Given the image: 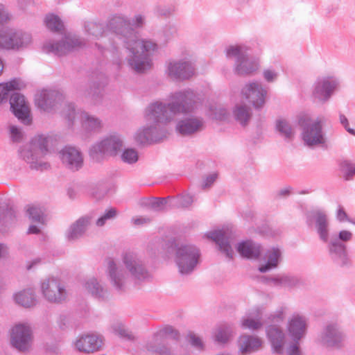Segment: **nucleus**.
<instances>
[{"label":"nucleus","mask_w":355,"mask_h":355,"mask_svg":"<svg viewBox=\"0 0 355 355\" xmlns=\"http://www.w3.org/2000/svg\"><path fill=\"white\" fill-rule=\"evenodd\" d=\"M83 158L81 153L75 147L68 148V169L77 171L82 167Z\"/></svg>","instance_id":"obj_20"},{"label":"nucleus","mask_w":355,"mask_h":355,"mask_svg":"<svg viewBox=\"0 0 355 355\" xmlns=\"http://www.w3.org/2000/svg\"><path fill=\"white\" fill-rule=\"evenodd\" d=\"M188 338L189 339V342L192 345L197 347L198 348L202 347V343L201 339L199 337L196 336L194 334L190 333L188 335Z\"/></svg>","instance_id":"obj_45"},{"label":"nucleus","mask_w":355,"mask_h":355,"mask_svg":"<svg viewBox=\"0 0 355 355\" xmlns=\"http://www.w3.org/2000/svg\"><path fill=\"white\" fill-rule=\"evenodd\" d=\"M289 355H299V350L297 345L292 346L289 349Z\"/></svg>","instance_id":"obj_54"},{"label":"nucleus","mask_w":355,"mask_h":355,"mask_svg":"<svg viewBox=\"0 0 355 355\" xmlns=\"http://www.w3.org/2000/svg\"><path fill=\"white\" fill-rule=\"evenodd\" d=\"M55 328L60 333H65L67 329V316L65 315H62L58 318Z\"/></svg>","instance_id":"obj_39"},{"label":"nucleus","mask_w":355,"mask_h":355,"mask_svg":"<svg viewBox=\"0 0 355 355\" xmlns=\"http://www.w3.org/2000/svg\"><path fill=\"white\" fill-rule=\"evenodd\" d=\"M216 176L215 175H213L207 178V181L211 184L216 180Z\"/></svg>","instance_id":"obj_59"},{"label":"nucleus","mask_w":355,"mask_h":355,"mask_svg":"<svg viewBox=\"0 0 355 355\" xmlns=\"http://www.w3.org/2000/svg\"><path fill=\"white\" fill-rule=\"evenodd\" d=\"M33 333L31 327L25 323H18L10 330L11 346L20 352L31 350L33 345Z\"/></svg>","instance_id":"obj_7"},{"label":"nucleus","mask_w":355,"mask_h":355,"mask_svg":"<svg viewBox=\"0 0 355 355\" xmlns=\"http://www.w3.org/2000/svg\"><path fill=\"white\" fill-rule=\"evenodd\" d=\"M148 135V130H144V132L142 133H139L137 135V139L138 141H139L141 143L148 141L149 140H153V138H150Z\"/></svg>","instance_id":"obj_46"},{"label":"nucleus","mask_w":355,"mask_h":355,"mask_svg":"<svg viewBox=\"0 0 355 355\" xmlns=\"http://www.w3.org/2000/svg\"><path fill=\"white\" fill-rule=\"evenodd\" d=\"M27 214L29 218L33 221L37 222L41 225H44L46 223V216L44 213V209L37 205H30L27 209Z\"/></svg>","instance_id":"obj_26"},{"label":"nucleus","mask_w":355,"mask_h":355,"mask_svg":"<svg viewBox=\"0 0 355 355\" xmlns=\"http://www.w3.org/2000/svg\"><path fill=\"white\" fill-rule=\"evenodd\" d=\"M102 340L97 335L90 334H84L78 337L73 343L76 349L80 352L90 353L100 349Z\"/></svg>","instance_id":"obj_13"},{"label":"nucleus","mask_w":355,"mask_h":355,"mask_svg":"<svg viewBox=\"0 0 355 355\" xmlns=\"http://www.w3.org/2000/svg\"><path fill=\"white\" fill-rule=\"evenodd\" d=\"M137 24L138 26L141 25L143 24V18L141 16H137L136 17Z\"/></svg>","instance_id":"obj_58"},{"label":"nucleus","mask_w":355,"mask_h":355,"mask_svg":"<svg viewBox=\"0 0 355 355\" xmlns=\"http://www.w3.org/2000/svg\"><path fill=\"white\" fill-rule=\"evenodd\" d=\"M116 215V210L114 208L108 209L105 214L98 218L96 222L97 225L103 226L105 224L106 220L114 218Z\"/></svg>","instance_id":"obj_38"},{"label":"nucleus","mask_w":355,"mask_h":355,"mask_svg":"<svg viewBox=\"0 0 355 355\" xmlns=\"http://www.w3.org/2000/svg\"><path fill=\"white\" fill-rule=\"evenodd\" d=\"M64 99V96L58 90L43 89L35 96V106L44 112H51Z\"/></svg>","instance_id":"obj_10"},{"label":"nucleus","mask_w":355,"mask_h":355,"mask_svg":"<svg viewBox=\"0 0 355 355\" xmlns=\"http://www.w3.org/2000/svg\"><path fill=\"white\" fill-rule=\"evenodd\" d=\"M240 350L243 354L257 350L261 345V341L257 338L242 336L239 340Z\"/></svg>","instance_id":"obj_22"},{"label":"nucleus","mask_w":355,"mask_h":355,"mask_svg":"<svg viewBox=\"0 0 355 355\" xmlns=\"http://www.w3.org/2000/svg\"><path fill=\"white\" fill-rule=\"evenodd\" d=\"M44 24L51 31L58 34V38L46 42L43 48L47 52H51L61 56L67 50V34L65 33L64 22L58 15L48 14L46 15Z\"/></svg>","instance_id":"obj_3"},{"label":"nucleus","mask_w":355,"mask_h":355,"mask_svg":"<svg viewBox=\"0 0 355 355\" xmlns=\"http://www.w3.org/2000/svg\"><path fill=\"white\" fill-rule=\"evenodd\" d=\"M84 223H85V220H78L76 225H77V227H78L79 225L80 226H83Z\"/></svg>","instance_id":"obj_60"},{"label":"nucleus","mask_w":355,"mask_h":355,"mask_svg":"<svg viewBox=\"0 0 355 355\" xmlns=\"http://www.w3.org/2000/svg\"><path fill=\"white\" fill-rule=\"evenodd\" d=\"M169 73L172 76L181 79H186L193 75V70L191 66L186 62H177L170 64Z\"/></svg>","instance_id":"obj_17"},{"label":"nucleus","mask_w":355,"mask_h":355,"mask_svg":"<svg viewBox=\"0 0 355 355\" xmlns=\"http://www.w3.org/2000/svg\"><path fill=\"white\" fill-rule=\"evenodd\" d=\"M10 137L14 142H19L23 138V132L20 128L15 125L8 126Z\"/></svg>","instance_id":"obj_33"},{"label":"nucleus","mask_w":355,"mask_h":355,"mask_svg":"<svg viewBox=\"0 0 355 355\" xmlns=\"http://www.w3.org/2000/svg\"><path fill=\"white\" fill-rule=\"evenodd\" d=\"M149 220H150L148 218L140 217L137 219H135L134 223L135 225H141L149 222Z\"/></svg>","instance_id":"obj_53"},{"label":"nucleus","mask_w":355,"mask_h":355,"mask_svg":"<svg viewBox=\"0 0 355 355\" xmlns=\"http://www.w3.org/2000/svg\"><path fill=\"white\" fill-rule=\"evenodd\" d=\"M340 119L341 123L345 126V128H346L347 132L353 135H355V131L353 129L348 127L349 123H348L347 119L345 117V116L340 115Z\"/></svg>","instance_id":"obj_47"},{"label":"nucleus","mask_w":355,"mask_h":355,"mask_svg":"<svg viewBox=\"0 0 355 355\" xmlns=\"http://www.w3.org/2000/svg\"><path fill=\"white\" fill-rule=\"evenodd\" d=\"M268 334L276 352H279L282 348L283 334L276 327H270L268 330Z\"/></svg>","instance_id":"obj_27"},{"label":"nucleus","mask_w":355,"mask_h":355,"mask_svg":"<svg viewBox=\"0 0 355 355\" xmlns=\"http://www.w3.org/2000/svg\"><path fill=\"white\" fill-rule=\"evenodd\" d=\"M277 128L278 131L286 138H291L293 135V131L286 120L281 119L277 122Z\"/></svg>","instance_id":"obj_31"},{"label":"nucleus","mask_w":355,"mask_h":355,"mask_svg":"<svg viewBox=\"0 0 355 355\" xmlns=\"http://www.w3.org/2000/svg\"><path fill=\"white\" fill-rule=\"evenodd\" d=\"M10 111L23 124L29 125L32 123L33 117L29 103L24 95L13 93L9 101Z\"/></svg>","instance_id":"obj_9"},{"label":"nucleus","mask_w":355,"mask_h":355,"mask_svg":"<svg viewBox=\"0 0 355 355\" xmlns=\"http://www.w3.org/2000/svg\"><path fill=\"white\" fill-rule=\"evenodd\" d=\"M335 87L334 83H331L328 80L319 83L315 88V97L320 101L327 100L330 96Z\"/></svg>","instance_id":"obj_25"},{"label":"nucleus","mask_w":355,"mask_h":355,"mask_svg":"<svg viewBox=\"0 0 355 355\" xmlns=\"http://www.w3.org/2000/svg\"><path fill=\"white\" fill-rule=\"evenodd\" d=\"M327 330L330 332L331 329L330 328H327Z\"/></svg>","instance_id":"obj_64"},{"label":"nucleus","mask_w":355,"mask_h":355,"mask_svg":"<svg viewBox=\"0 0 355 355\" xmlns=\"http://www.w3.org/2000/svg\"><path fill=\"white\" fill-rule=\"evenodd\" d=\"M192 202H193L192 197L189 195H187V196H184L182 198V205L184 207H186V206H188L190 204H191Z\"/></svg>","instance_id":"obj_51"},{"label":"nucleus","mask_w":355,"mask_h":355,"mask_svg":"<svg viewBox=\"0 0 355 355\" xmlns=\"http://www.w3.org/2000/svg\"><path fill=\"white\" fill-rule=\"evenodd\" d=\"M87 288L89 290H91L92 292H94V291H92V286H93L94 288L96 289V291L98 290V288H96V286H98V284L95 281L92 282L91 283H87Z\"/></svg>","instance_id":"obj_56"},{"label":"nucleus","mask_w":355,"mask_h":355,"mask_svg":"<svg viewBox=\"0 0 355 355\" xmlns=\"http://www.w3.org/2000/svg\"><path fill=\"white\" fill-rule=\"evenodd\" d=\"M316 223L318 226V231L321 239L324 241H327L328 239V230L325 215L320 212L318 213L316 216Z\"/></svg>","instance_id":"obj_28"},{"label":"nucleus","mask_w":355,"mask_h":355,"mask_svg":"<svg viewBox=\"0 0 355 355\" xmlns=\"http://www.w3.org/2000/svg\"><path fill=\"white\" fill-rule=\"evenodd\" d=\"M125 263L128 267L130 266V264H129L128 261L126 260V258H125Z\"/></svg>","instance_id":"obj_62"},{"label":"nucleus","mask_w":355,"mask_h":355,"mask_svg":"<svg viewBox=\"0 0 355 355\" xmlns=\"http://www.w3.org/2000/svg\"><path fill=\"white\" fill-rule=\"evenodd\" d=\"M31 42L29 33L8 27L0 29V49L20 51L28 47Z\"/></svg>","instance_id":"obj_5"},{"label":"nucleus","mask_w":355,"mask_h":355,"mask_svg":"<svg viewBox=\"0 0 355 355\" xmlns=\"http://www.w3.org/2000/svg\"><path fill=\"white\" fill-rule=\"evenodd\" d=\"M289 333L294 339H300L305 331V322L301 317H294L290 322Z\"/></svg>","instance_id":"obj_23"},{"label":"nucleus","mask_w":355,"mask_h":355,"mask_svg":"<svg viewBox=\"0 0 355 355\" xmlns=\"http://www.w3.org/2000/svg\"><path fill=\"white\" fill-rule=\"evenodd\" d=\"M282 193H288V191H282Z\"/></svg>","instance_id":"obj_63"},{"label":"nucleus","mask_w":355,"mask_h":355,"mask_svg":"<svg viewBox=\"0 0 355 355\" xmlns=\"http://www.w3.org/2000/svg\"><path fill=\"white\" fill-rule=\"evenodd\" d=\"M213 239L218 243L220 249L225 253L227 257L232 258L233 251L228 243L221 240L222 234L220 232L213 234Z\"/></svg>","instance_id":"obj_30"},{"label":"nucleus","mask_w":355,"mask_h":355,"mask_svg":"<svg viewBox=\"0 0 355 355\" xmlns=\"http://www.w3.org/2000/svg\"><path fill=\"white\" fill-rule=\"evenodd\" d=\"M237 250L242 257L248 259H256L260 254L259 246L250 241L239 243Z\"/></svg>","instance_id":"obj_18"},{"label":"nucleus","mask_w":355,"mask_h":355,"mask_svg":"<svg viewBox=\"0 0 355 355\" xmlns=\"http://www.w3.org/2000/svg\"><path fill=\"white\" fill-rule=\"evenodd\" d=\"M12 19V15L6 8V7L0 3V24H4L9 22Z\"/></svg>","instance_id":"obj_37"},{"label":"nucleus","mask_w":355,"mask_h":355,"mask_svg":"<svg viewBox=\"0 0 355 355\" xmlns=\"http://www.w3.org/2000/svg\"><path fill=\"white\" fill-rule=\"evenodd\" d=\"M28 233L37 234L40 233V228L39 227H37V225H31L28 228Z\"/></svg>","instance_id":"obj_52"},{"label":"nucleus","mask_w":355,"mask_h":355,"mask_svg":"<svg viewBox=\"0 0 355 355\" xmlns=\"http://www.w3.org/2000/svg\"><path fill=\"white\" fill-rule=\"evenodd\" d=\"M128 48L132 57L130 60L132 67L137 72H144L151 67L148 56L156 49V44L144 40L128 42Z\"/></svg>","instance_id":"obj_4"},{"label":"nucleus","mask_w":355,"mask_h":355,"mask_svg":"<svg viewBox=\"0 0 355 355\" xmlns=\"http://www.w3.org/2000/svg\"><path fill=\"white\" fill-rule=\"evenodd\" d=\"M42 261L41 259L37 258L33 259L31 264L27 266L28 269L32 268L33 266H36L37 264L40 263Z\"/></svg>","instance_id":"obj_55"},{"label":"nucleus","mask_w":355,"mask_h":355,"mask_svg":"<svg viewBox=\"0 0 355 355\" xmlns=\"http://www.w3.org/2000/svg\"><path fill=\"white\" fill-rule=\"evenodd\" d=\"M109 272L112 280L114 282V284L116 286L120 287V276L121 274L119 271L117 270L115 263L112 261H110L109 263Z\"/></svg>","instance_id":"obj_34"},{"label":"nucleus","mask_w":355,"mask_h":355,"mask_svg":"<svg viewBox=\"0 0 355 355\" xmlns=\"http://www.w3.org/2000/svg\"><path fill=\"white\" fill-rule=\"evenodd\" d=\"M122 159L128 163L135 162L138 159V155L134 149H127L123 152Z\"/></svg>","instance_id":"obj_36"},{"label":"nucleus","mask_w":355,"mask_h":355,"mask_svg":"<svg viewBox=\"0 0 355 355\" xmlns=\"http://www.w3.org/2000/svg\"><path fill=\"white\" fill-rule=\"evenodd\" d=\"M230 337V333L227 329L218 330L216 335V340L221 343H226Z\"/></svg>","instance_id":"obj_40"},{"label":"nucleus","mask_w":355,"mask_h":355,"mask_svg":"<svg viewBox=\"0 0 355 355\" xmlns=\"http://www.w3.org/2000/svg\"><path fill=\"white\" fill-rule=\"evenodd\" d=\"M202 123L197 119H190L182 121L178 126L179 132L182 135H188L193 133L200 130Z\"/></svg>","instance_id":"obj_24"},{"label":"nucleus","mask_w":355,"mask_h":355,"mask_svg":"<svg viewBox=\"0 0 355 355\" xmlns=\"http://www.w3.org/2000/svg\"><path fill=\"white\" fill-rule=\"evenodd\" d=\"M337 218L340 221L347 220V215L342 207H339L337 211Z\"/></svg>","instance_id":"obj_49"},{"label":"nucleus","mask_w":355,"mask_h":355,"mask_svg":"<svg viewBox=\"0 0 355 355\" xmlns=\"http://www.w3.org/2000/svg\"><path fill=\"white\" fill-rule=\"evenodd\" d=\"M77 115H80L81 120L83 121V126L87 130H94L101 126V121L98 119L85 113L77 114L73 105H68V120L73 122Z\"/></svg>","instance_id":"obj_16"},{"label":"nucleus","mask_w":355,"mask_h":355,"mask_svg":"<svg viewBox=\"0 0 355 355\" xmlns=\"http://www.w3.org/2000/svg\"><path fill=\"white\" fill-rule=\"evenodd\" d=\"M2 250H3V245H0V257L1 256Z\"/></svg>","instance_id":"obj_61"},{"label":"nucleus","mask_w":355,"mask_h":355,"mask_svg":"<svg viewBox=\"0 0 355 355\" xmlns=\"http://www.w3.org/2000/svg\"><path fill=\"white\" fill-rule=\"evenodd\" d=\"M352 232H350L349 231L343 230L339 233V238L342 241H349L352 239Z\"/></svg>","instance_id":"obj_48"},{"label":"nucleus","mask_w":355,"mask_h":355,"mask_svg":"<svg viewBox=\"0 0 355 355\" xmlns=\"http://www.w3.org/2000/svg\"><path fill=\"white\" fill-rule=\"evenodd\" d=\"M236 71L240 75H248L255 71L258 67L259 64L256 61L250 60L244 57L241 58L237 60Z\"/></svg>","instance_id":"obj_21"},{"label":"nucleus","mask_w":355,"mask_h":355,"mask_svg":"<svg viewBox=\"0 0 355 355\" xmlns=\"http://www.w3.org/2000/svg\"><path fill=\"white\" fill-rule=\"evenodd\" d=\"M110 26L112 28L120 30L126 26V22L120 17H116L111 20V21L110 22Z\"/></svg>","instance_id":"obj_44"},{"label":"nucleus","mask_w":355,"mask_h":355,"mask_svg":"<svg viewBox=\"0 0 355 355\" xmlns=\"http://www.w3.org/2000/svg\"><path fill=\"white\" fill-rule=\"evenodd\" d=\"M236 119L242 124H245L250 119V114L244 107H238L234 111Z\"/></svg>","instance_id":"obj_32"},{"label":"nucleus","mask_w":355,"mask_h":355,"mask_svg":"<svg viewBox=\"0 0 355 355\" xmlns=\"http://www.w3.org/2000/svg\"><path fill=\"white\" fill-rule=\"evenodd\" d=\"M53 153L63 164L66 162L67 144L64 132L53 133L48 137L35 136L28 148L20 150V157L36 170H46L49 168V163L42 158L47 153Z\"/></svg>","instance_id":"obj_1"},{"label":"nucleus","mask_w":355,"mask_h":355,"mask_svg":"<svg viewBox=\"0 0 355 355\" xmlns=\"http://www.w3.org/2000/svg\"><path fill=\"white\" fill-rule=\"evenodd\" d=\"M280 256L279 250L274 249L268 255V261L266 265L261 266L259 270L262 272L267 271L268 270L275 268L277 266L278 259Z\"/></svg>","instance_id":"obj_29"},{"label":"nucleus","mask_w":355,"mask_h":355,"mask_svg":"<svg viewBox=\"0 0 355 355\" xmlns=\"http://www.w3.org/2000/svg\"><path fill=\"white\" fill-rule=\"evenodd\" d=\"M101 148L105 153L115 155L123 146L122 141L116 137L112 136L101 143Z\"/></svg>","instance_id":"obj_19"},{"label":"nucleus","mask_w":355,"mask_h":355,"mask_svg":"<svg viewBox=\"0 0 355 355\" xmlns=\"http://www.w3.org/2000/svg\"><path fill=\"white\" fill-rule=\"evenodd\" d=\"M26 84L19 78L0 83V105L6 103L13 93L25 88Z\"/></svg>","instance_id":"obj_14"},{"label":"nucleus","mask_w":355,"mask_h":355,"mask_svg":"<svg viewBox=\"0 0 355 355\" xmlns=\"http://www.w3.org/2000/svg\"><path fill=\"white\" fill-rule=\"evenodd\" d=\"M243 97L255 107L262 106L265 102L266 92L256 83L246 85L242 91Z\"/></svg>","instance_id":"obj_12"},{"label":"nucleus","mask_w":355,"mask_h":355,"mask_svg":"<svg viewBox=\"0 0 355 355\" xmlns=\"http://www.w3.org/2000/svg\"><path fill=\"white\" fill-rule=\"evenodd\" d=\"M354 168L355 166H353L347 162L342 164L341 171L344 178L346 180H350L355 175Z\"/></svg>","instance_id":"obj_35"},{"label":"nucleus","mask_w":355,"mask_h":355,"mask_svg":"<svg viewBox=\"0 0 355 355\" xmlns=\"http://www.w3.org/2000/svg\"><path fill=\"white\" fill-rule=\"evenodd\" d=\"M192 107L190 98L180 93L172 97L167 108L159 103L152 104L146 111V117L148 121L165 123L178 114L191 111Z\"/></svg>","instance_id":"obj_2"},{"label":"nucleus","mask_w":355,"mask_h":355,"mask_svg":"<svg viewBox=\"0 0 355 355\" xmlns=\"http://www.w3.org/2000/svg\"><path fill=\"white\" fill-rule=\"evenodd\" d=\"M4 69V62L2 58L0 57V76L3 73Z\"/></svg>","instance_id":"obj_57"},{"label":"nucleus","mask_w":355,"mask_h":355,"mask_svg":"<svg viewBox=\"0 0 355 355\" xmlns=\"http://www.w3.org/2000/svg\"><path fill=\"white\" fill-rule=\"evenodd\" d=\"M115 331L122 338L127 339H133V334L128 331L127 329L124 328V327L121 324L119 325L115 328Z\"/></svg>","instance_id":"obj_43"},{"label":"nucleus","mask_w":355,"mask_h":355,"mask_svg":"<svg viewBox=\"0 0 355 355\" xmlns=\"http://www.w3.org/2000/svg\"><path fill=\"white\" fill-rule=\"evenodd\" d=\"M242 325L245 329H257L261 326V324L258 320L246 319L243 321Z\"/></svg>","instance_id":"obj_41"},{"label":"nucleus","mask_w":355,"mask_h":355,"mask_svg":"<svg viewBox=\"0 0 355 355\" xmlns=\"http://www.w3.org/2000/svg\"><path fill=\"white\" fill-rule=\"evenodd\" d=\"M299 125L304 130L302 138L307 145L313 146L323 142L320 120L312 121L308 116L303 115L299 119Z\"/></svg>","instance_id":"obj_8"},{"label":"nucleus","mask_w":355,"mask_h":355,"mask_svg":"<svg viewBox=\"0 0 355 355\" xmlns=\"http://www.w3.org/2000/svg\"><path fill=\"white\" fill-rule=\"evenodd\" d=\"M12 299L15 304L23 307H31L35 304L36 297L32 288H25L13 293Z\"/></svg>","instance_id":"obj_15"},{"label":"nucleus","mask_w":355,"mask_h":355,"mask_svg":"<svg viewBox=\"0 0 355 355\" xmlns=\"http://www.w3.org/2000/svg\"><path fill=\"white\" fill-rule=\"evenodd\" d=\"M264 77L268 81H272L275 77L276 74L270 70H266L264 71Z\"/></svg>","instance_id":"obj_50"},{"label":"nucleus","mask_w":355,"mask_h":355,"mask_svg":"<svg viewBox=\"0 0 355 355\" xmlns=\"http://www.w3.org/2000/svg\"><path fill=\"white\" fill-rule=\"evenodd\" d=\"M198 252L191 247H184L178 251V263L182 273H187L193 270L198 262Z\"/></svg>","instance_id":"obj_11"},{"label":"nucleus","mask_w":355,"mask_h":355,"mask_svg":"<svg viewBox=\"0 0 355 355\" xmlns=\"http://www.w3.org/2000/svg\"><path fill=\"white\" fill-rule=\"evenodd\" d=\"M40 290L43 297L52 303H60L65 299V282L60 276H49L41 281Z\"/></svg>","instance_id":"obj_6"},{"label":"nucleus","mask_w":355,"mask_h":355,"mask_svg":"<svg viewBox=\"0 0 355 355\" xmlns=\"http://www.w3.org/2000/svg\"><path fill=\"white\" fill-rule=\"evenodd\" d=\"M242 49L238 46H230L227 51V55L228 57H238V60L241 58H244V56H241Z\"/></svg>","instance_id":"obj_42"}]
</instances>
